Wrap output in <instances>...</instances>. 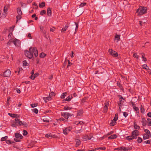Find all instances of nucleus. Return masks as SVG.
<instances>
[{"mask_svg": "<svg viewBox=\"0 0 151 151\" xmlns=\"http://www.w3.org/2000/svg\"><path fill=\"white\" fill-rule=\"evenodd\" d=\"M147 123L148 124V125L149 126H151V119L150 118H148L147 119Z\"/></svg>", "mask_w": 151, "mask_h": 151, "instance_id": "c9c22d12", "label": "nucleus"}, {"mask_svg": "<svg viewBox=\"0 0 151 151\" xmlns=\"http://www.w3.org/2000/svg\"><path fill=\"white\" fill-rule=\"evenodd\" d=\"M39 7L40 8H42L45 6V3L44 2H43L39 4Z\"/></svg>", "mask_w": 151, "mask_h": 151, "instance_id": "c756f323", "label": "nucleus"}, {"mask_svg": "<svg viewBox=\"0 0 151 151\" xmlns=\"http://www.w3.org/2000/svg\"><path fill=\"white\" fill-rule=\"evenodd\" d=\"M123 116L126 118L128 115V114L127 112H124L123 114Z\"/></svg>", "mask_w": 151, "mask_h": 151, "instance_id": "4d7b16f0", "label": "nucleus"}, {"mask_svg": "<svg viewBox=\"0 0 151 151\" xmlns=\"http://www.w3.org/2000/svg\"><path fill=\"white\" fill-rule=\"evenodd\" d=\"M22 70V69L21 68H19V71H18V73H19L20 72H21Z\"/></svg>", "mask_w": 151, "mask_h": 151, "instance_id": "0e129e2a", "label": "nucleus"}, {"mask_svg": "<svg viewBox=\"0 0 151 151\" xmlns=\"http://www.w3.org/2000/svg\"><path fill=\"white\" fill-rule=\"evenodd\" d=\"M27 37L29 39H31L32 38V37H31V35L30 34V33L28 34L27 35Z\"/></svg>", "mask_w": 151, "mask_h": 151, "instance_id": "680f3d73", "label": "nucleus"}, {"mask_svg": "<svg viewBox=\"0 0 151 151\" xmlns=\"http://www.w3.org/2000/svg\"><path fill=\"white\" fill-rule=\"evenodd\" d=\"M83 113V111L82 110L79 111L77 113V115L78 116H80Z\"/></svg>", "mask_w": 151, "mask_h": 151, "instance_id": "79ce46f5", "label": "nucleus"}, {"mask_svg": "<svg viewBox=\"0 0 151 151\" xmlns=\"http://www.w3.org/2000/svg\"><path fill=\"white\" fill-rule=\"evenodd\" d=\"M72 129L71 127H69L68 128H66L63 130V133L65 134H67Z\"/></svg>", "mask_w": 151, "mask_h": 151, "instance_id": "39448f33", "label": "nucleus"}, {"mask_svg": "<svg viewBox=\"0 0 151 151\" xmlns=\"http://www.w3.org/2000/svg\"><path fill=\"white\" fill-rule=\"evenodd\" d=\"M120 36L119 35H116L115 37V41L116 42H118L120 40Z\"/></svg>", "mask_w": 151, "mask_h": 151, "instance_id": "dca6fc26", "label": "nucleus"}, {"mask_svg": "<svg viewBox=\"0 0 151 151\" xmlns=\"http://www.w3.org/2000/svg\"><path fill=\"white\" fill-rule=\"evenodd\" d=\"M86 4V3L85 2L81 3L80 6L81 7H82Z\"/></svg>", "mask_w": 151, "mask_h": 151, "instance_id": "de8ad7c7", "label": "nucleus"}, {"mask_svg": "<svg viewBox=\"0 0 151 151\" xmlns=\"http://www.w3.org/2000/svg\"><path fill=\"white\" fill-rule=\"evenodd\" d=\"M46 13V11L45 10L42 11L40 12V14L42 15Z\"/></svg>", "mask_w": 151, "mask_h": 151, "instance_id": "3c124183", "label": "nucleus"}, {"mask_svg": "<svg viewBox=\"0 0 151 151\" xmlns=\"http://www.w3.org/2000/svg\"><path fill=\"white\" fill-rule=\"evenodd\" d=\"M72 98V95H70L69 96L65 99V101H70L71 99Z\"/></svg>", "mask_w": 151, "mask_h": 151, "instance_id": "b1692460", "label": "nucleus"}, {"mask_svg": "<svg viewBox=\"0 0 151 151\" xmlns=\"http://www.w3.org/2000/svg\"><path fill=\"white\" fill-rule=\"evenodd\" d=\"M118 119V115L117 114H115V116L114 117V118L113 120L115 122H116V120Z\"/></svg>", "mask_w": 151, "mask_h": 151, "instance_id": "58836bf2", "label": "nucleus"}, {"mask_svg": "<svg viewBox=\"0 0 151 151\" xmlns=\"http://www.w3.org/2000/svg\"><path fill=\"white\" fill-rule=\"evenodd\" d=\"M62 115L65 118L68 119L69 117L70 116V114L68 113H62Z\"/></svg>", "mask_w": 151, "mask_h": 151, "instance_id": "6e6552de", "label": "nucleus"}, {"mask_svg": "<svg viewBox=\"0 0 151 151\" xmlns=\"http://www.w3.org/2000/svg\"><path fill=\"white\" fill-rule=\"evenodd\" d=\"M145 142L146 144H150V142L149 140H147Z\"/></svg>", "mask_w": 151, "mask_h": 151, "instance_id": "69168bd1", "label": "nucleus"}, {"mask_svg": "<svg viewBox=\"0 0 151 151\" xmlns=\"http://www.w3.org/2000/svg\"><path fill=\"white\" fill-rule=\"evenodd\" d=\"M137 142L138 143H140L142 141V139L141 138L138 137L137 139Z\"/></svg>", "mask_w": 151, "mask_h": 151, "instance_id": "49530a36", "label": "nucleus"}, {"mask_svg": "<svg viewBox=\"0 0 151 151\" xmlns=\"http://www.w3.org/2000/svg\"><path fill=\"white\" fill-rule=\"evenodd\" d=\"M16 91L18 93H20L21 91L18 88H16Z\"/></svg>", "mask_w": 151, "mask_h": 151, "instance_id": "052dcab7", "label": "nucleus"}, {"mask_svg": "<svg viewBox=\"0 0 151 151\" xmlns=\"http://www.w3.org/2000/svg\"><path fill=\"white\" fill-rule=\"evenodd\" d=\"M129 150V148H126L124 147H121V150L127 151Z\"/></svg>", "mask_w": 151, "mask_h": 151, "instance_id": "cd10ccee", "label": "nucleus"}, {"mask_svg": "<svg viewBox=\"0 0 151 151\" xmlns=\"http://www.w3.org/2000/svg\"><path fill=\"white\" fill-rule=\"evenodd\" d=\"M11 74V72L9 70H7L4 73V76L6 77H9Z\"/></svg>", "mask_w": 151, "mask_h": 151, "instance_id": "0eeeda50", "label": "nucleus"}, {"mask_svg": "<svg viewBox=\"0 0 151 151\" xmlns=\"http://www.w3.org/2000/svg\"><path fill=\"white\" fill-rule=\"evenodd\" d=\"M21 15H18L17 16V21L18 20H20L21 18Z\"/></svg>", "mask_w": 151, "mask_h": 151, "instance_id": "09e8293b", "label": "nucleus"}, {"mask_svg": "<svg viewBox=\"0 0 151 151\" xmlns=\"http://www.w3.org/2000/svg\"><path fill=\"white\" fill-rule=\"evenodd\" d=\"M30 105L32 108L36 107L37 106V104H31Z\"/></svg>", "mask_w": 151, "mask_h": 151, "instance_id": "603ef678", "label": "nucleus"}, {"mask_svg": "<svg viewBox=\"0 0 151 151\" xmlns=\"http://www.w3.org/2000/svg\"><path fill=\"white\" fill-rule=\"evenodd\" d=\"M43 99L45 101L46 103L51 99V98L50 97H44Z\"/></svg>", "mask_w": 151, "mask_h": 151, "instance_id": "6ab92c4d", "label": "nucleus"}, {"mask_svg": "<svg viewBox=\"0 0 151 151\" xmlns=\"http://www.w3.org/2000/svg\"><path fill=\"white\" fill-rule=\"evenodd\" d=\"M46 55V54L42 53L40 55V57L41 58H43Z\"/></svg>", "mask_w": 151, "mask_h": 151, "instance_id": "ea45409f", "label": "nucleus"}, {"mask_svg": "<svg viewBox=\"0 0 151 151\" xmlns=\"http://www.w3.org/2000/svg\"><path fill=\"white\" fill-rule=\"evenodd\" d=\"M134 127L135 129H139V127L137 125V124L134 122Z\"/></svg>", "mask_w": 151, "mask_h": 151, "instance_id": "2f4dec72", "label": "nucleus"}, {"mask_svg": "<svg viewBox=\"0 0 151 151\" xmlns=\"http://www.w3.org/2000/svg\"><path fill=\"white\" fill-rule=\"evenodd\" d=\"M39 75V73H35L34 75H31L30 78L32 80H33L35 79V78L38 76Z\"/></svg>", "mask_w": 151, "mask_h": 151, "instance_id": "f8f14e48", "label": "nucleus"}, {"mask_svg": "<svg viewBox=\"0 0 151 151\" xmlns=\"http://www.w3.org/2000/svg\"><path fill=\"white\" fill-rule=\"evenodd\" d=\"M116 124V122H115L114 120H112L111 122L110 123L111 126H114Z\"/></svg>", "mask_w": 151, "mask_h": 151, "instance_id": "e433bc0d", "label": "nucleus"}, {"mask_svg": "<svg viewBox=\"0 0 151 151\" xmlns=\"http://www.w3.org/2000/svg\"><path fill=\"white\" fill-rule=\"evenodd\" d=\"M15 137L16 138L22 139L23 138V136L20 134L16 133L15 134Z\"/></svg>", "mask_w": 151, "mask_h": 151, "instance_id": "9b49d317", "label": "nucleus"}, {"mask_svg": "<svg viewBox=\"0 0 151 151\" xmlns=\"http://www.w3.org/2000/svg\"><path fill=\"white\" fill-rule=\"evenodd\" d=\"M68 28V26L67 25H66L64 28H63L61 30V32H64L65 31L66 29H67Z\"/></svg>", "mask_w": 151, "mask_h": 151, "instance_id": "7c9ffc66", "label": "nucleus"}, {"mask_svg": "<svg viewBox=\"0 0 151 151\" xmlns=\"http://www.w3.org/2000/svg\"><path fill=\"white\" fill-rule=\"evenodd\" d=\"M80 144V139H76V146L77 147Z\"/></svg>", "mask_w": 151, "mask_h": 151, "instance_id": "bb28decb", "label": "nucleus"}, {"mask_svg": "<svg viewBox=\"0 0 151 151\" xmlns=\"http://www.w3.org/2000/svg\"><path fill=\"white\" fill-rule=\"evenodd\" d=\"M7 138L8 137L7 136H5L1 138V141H6V140L7 139Z\"/></svg>", "mask_w": 151, "mask_h": 151, "instance_id": "f704fd0d", "label": "nucleus"}, {"mask_svg": "<svg viewBox=\"0 0 151 151\" xmlns=\"http://www.w3.org/2000/svg\"><path fill=\"white\" fill-rule=\"evenodd\" d=\"M27 134V131H25V130H24L23 131V135L24 136H25V135H26Z\"/></svg>", "mask_w": 151, "mask_h": 151, "instance_id": "5fc2aeb1", "label": "nucleus"}, {"mask_svg": "<svg viewBox=\"0 0 151 151\" xmlns=\"http://www.w3.org/2000/svg\"><path fill=\"white\" fill-rule=\"evenodd\" d=\"M6 142L7 144H10L12 143V142L9 140H6Z\"/></svg>", "mask_w": 151, "mask_h": 151, "instance_id": "6e6d98bb", "label": "nucleus"}, {"mask_svg": "<svg viewBox=\"0 0 151 151\" xmlns=\"http://www.w3.org/2000/svg\"><path fill=\"white\" fill-rule=\"evenodd\" d=\"M133 109L134 110L136 111L137 112H138L139 109L137 107H136L135 106H134L133 107Z\"/></svg>", "mask_w": 151, "mask_h": 151, "instance_id": "864d4df0", "label": "nucleus"}, {"mask_svg": "<svg viewBox=\"0 0 151 151\" xmlns=\"http://www.w3.org/2000/svg\"><path fill=\"white\" fill-rule=\"evenodd\" d=\"M119 103H118L119 105L120 104V105H122V104L124 102V99L121 96H119Z\"/></svg>", "mask_w": 151, "mask_h": 151, "instance_id": "ddd939ff", "label": "nucleus"}, {"mask_svg": "<svg viewBox=\"0 0 151 151\" xmlns=\"http://www.w3.org/2000/svg\"><path fill=\"white\" fill-rule=\"evenodd\" d=\"M33 52L34 53V55H35V57H37L38 55V51L36 48L34 47L33 49Z\"/></svg>", "mask_w": 151, "mask_h": 151, "instance_id": "4468645a", "label": "nucleus"}, {"mask_svg": "<svg viewBox=\"0 0 151 151\" xmlns=\"http://www.w3.org/2000/svg\"><path fill=\"white\" fill-rule=\"evenodd\" d=\"M32 110L33 112L35 113V114H37L38 112V110L36 108L32 109Z\"/></svg>", "mask_w": 151, "mask_h": 151, "instance_id": "473e14b6", "label": "nucleus"}, {"mask_svg": "<svg viewBox=\"0 0 151 151\" xmlns=\"http://www.w3.org/2000/svg\"><path fill=\"white\" fill-rule=\"evenodd\" d=\"M8 114L10 116L12 117H16V118H17V117L18 116L17 114H15L8 113Z\"/></svg>", "mask_w": 151, "mask_h": 151, "instance_id": "4be33fe9", "label": "nucleus"}, {"mask_svg": "<svg viewBox=\"0 0 151 151\" xmlns=\"http://www.w3.org/2000/svg\"><path fill=\"white\" fill-rule=\"evenodd\" d=\"M21 125H22L23 126H24V127H27L29 126V125H28V124L24 122H22Z\"/></svg>", "mask_w": 151, "mask_h": 151, "instance_id": "5701e85b", "label": "nucleus"}, {"mask_svg": "<svg viewBox=\"0 0 151 151\" xmlns=\"http://www.w3.org/2000/svg\"><path fill=\"white\" fill-rule=\"evenodd\" d=\"M23 66H26L28 65V63H27L26 60H24L23 62Z\"/></svg>", "mask_w": 151, "mask_h": 151, "instance_id": "37998d69", "label": "nucleus"}, {"mask_svg": "<svg viewBox=\"0 0 151 151\" xmlns=\"http://www.w3.org/2000/svg\"><path fill=\"white\" fill-rule=\"evenodd\" d=\"M144 131L146 133L145 134L151 135L150 131L148 130L147 129H145Z\"/></svg>", "mask_w": 151, "mask_h": 151, "instance_id": "a19ab883", "label": "nucleus"}, {"mask_svg": "<svg viewBox=\"0 0 151 151\" xmlns=\"http://www.w3.org/2000/svg\"><path fill=\"white\" fill-rule=\"evenodd\" d=\"M22 121H19L17 118H16L15 119V123L17 126L21 125Z\"/></svg>", "mask_w": 151, "mask_h": 151, "instance_id": "9d476101", "label": "nucleus"}, {"mask_svg": "<svg viewBox=\"0 0 151 151\" xmlns=\"http://www.w3.org/2000/svg\"><path fill=\"white\" fill-rule=\"evenodd\" d=\"M45 137L47 138L54 137L55 136L50 133H49L45 134Z\"/></svg>", "mask_w": 151, "mask_h": 151, "instance_id": "2eb2a0df", "label": "nucleus"}, {"mask_svg": "<svg viewBox=\"0 0 151 151\" xmlns=\"http://www.w3.org/2000/svg\"><path fill=\"white\" fill-rule=\"evenodd\" d=\"M47 14L48 16H50L51 15V11L50 8H49L47 9Z\"/></svg>", "mask_w": 151, "mask_h": 151, "instance_id": "393cba45", "label": "nucleus"}, {"mask_svg": "<svg viewBox=\"0 0 151 151\" xmlns=\"http://www.w3.org/2000/svg\"><path fill=\"white\" fill-rule=\"evenodd\" d=\"M72 109L71 107H70L68 106H65L64 107V109L65 110H68L71 109Z\"/></svg>", "mask_w": 151, "mask_h": 151, "instance_id": "a18cd8bd", "label": "nucleus"}, {"mask_svg": "<svg viewBox=\"0 0 151 151\" xmlns=\"http://www.w3.org/2000/svg\"><path fill=\"white\" fill-rule=\"evenodd\" d=\"M139 135V132L137 130H134L132 132V135L131 136H128L125 137L126 139L130 141L134 139H136L137 137Z\"/></svg>", "mask_w": 151, "mask_h": 151, "instance_id": "f257e3e1", "label": "nucleus"}, {"mask_svg": "<svg viewBox=\"0 0 151 151\" xmlns=\"http://www.w3.org/2000/svg\"><path fill=\"white\" fill-rule=\"evenodd\" d=\"M147 116L148 117H151V112H149L147 114Z\"/></svg>", "mask_w": 151, "mask_h": 151, "instance_id": "bf43d9fd", "label": "nucleus"}, {"mask_svg": "<svg viewBox=\"0 0 151 151\" xmlns=\"http://www.w3.org/2000/svg\"><path fill=\"white\" fill-rule=\"evenodd\" d=\"M142 67L143 69H145L146 70H149V68H148V67L147 65H146V64H144V65H143L142 66Z\"/></svg>", "mask_w": 151, "mask_h": 151, "instance_id": "a878e982", "label": "nucleus"}, {"mask_svg": "<svg viewBox=\"0 0 151 151\" xmlns=\"http://www.w3.org/2000/svg\"><path fill=\"white\" fill-rule=\"evenodd\" d=\"M133 56L134 58H136L137 59H139V56L137 55V53H134L133 55Z\"/></svg>", "mask_w": 151, "mask_h": 151, "instance_id": "4c0bfd02", "label": "nucleus"}, {"mask_svg": "<svg viewBox=\"0 0 151 151\" xmlns=\"http://www.w3.org/2000/svg\"><path fill=\"white\" fill-rule=\"evenodd\" d=\"M147 8L145 7L140 6L137 9V13L138 15H142L146 12Z\"/></svg>", "mask_w": 151, "mask_h": 151, "instance_id": "f03ea898", "label": "nucleus"}, {"mask_svg": "<svg viewBox=\"0 0 151 151\" xmlns=\"http://www.w3.org/2000/svg\"><path fill=\"white\" fill-rule=\"evenodd\" d=\"M33 48L30 47L29 51H25V54L26 56L30 59L32 58L33 56Z\"/></svg>", "mask_w": 151, "mask_h": 151, "instance_id": "7ed1b4c3", "label": "nucleus"}, {"mask_svg": "<svg viewBox=\"0 0 151 151\" xmlns=\"http://www.w3.org/2000/svg\"><path fill=\"white\" fill-rule=\"evenodd\" d=\"M93 137H89L87 136H85L83 138V140L85 141L88 140H93Z\"/></svg>", "mask_w": 151, "mask_h": 151, "instance_id": "1a4fd4ad", "label": "nucleus"}, {"mask_svg": "<svg viewBox=\"0 0 151 151\" xmlns=\"http://www.w3.org/2000/svg\"><path fill=\"white\" fill-rule=\"evenodd\" d=\"M65 120L63 118H60L58 119V120H59L60 121H64Z\"/></svg>", "mask_w": 151, "mask_h": 151, "instance_id": "e2e57ef3", "label": "nucleus"}, {"mask_svg": "<svg viewBox=\"0 0 151 151\" xmlns=\"http://www.w3.org/2000/svg\"><path fill=\"white\" fill-rule=\"evenodd\" d=\"M17 12L18 14V15H22V11H21V9L19 8H18L17 9Z\"/></svg>", "mask_w": 151, "mask_h": 151, "instance_id": "c85d7f7f", "label": "nucleus"}, {"mask_svg": "<svg viewBox=\"0 0 151 151\" xmlns=\"http://www.w3.org/2000/svg\"><path fill=\"white\" fill-rule=\"evenodd\" d=\"M113 133V131H111L109 132L107 134V135H110L111 134H112V133Z\"/></svg>", "mask_w": 151, "mask_h": 151, "instance_id": "774afa93", "label": "nucleus"}, {"mask_svg": "<svg viewBox=\"0 0 151 151\" xmlns=\"http://www.w3.org/2000/svg\"><path fill=\"white\" fill-rule=\"evenodd\" d=\"M108 105H109V104L108 103H106V104L105 105L104 107V112H107V109H108L107 107H108Z\"/></svg>", "mask_w": 151, "mask_h": 151, "instance_id": "aec40b11", "label": "nucleus"}, {"mask_svg": "<svg viewBox=\"0 0 151 151\" xmlns=\"http://www.w3.org/2000/svg\"><path fill=\"white\" fill-rule=\"evenodd\" d=\"M151 137V135L147 134H145L143 136V138L145 140L149 139L150 137Z\"/></svg>", "mask_w": 151, "mask_h": 151, "instance_id": "f3484780", "label": "nucleus"}, {"mask_svg": "<svg viewBox=\"0 0 151 151\" xmlns=\"http://www.w3.org/2000/svg\"><path fill=\"white\" fill-rule=\"evenodd\" d=\"M8 10V8L7 6H5L4 7V12H6L7 13V11Z\"/></svg>", "mask_w": 151, "mask_h": 151, "instance_id": "c03bdc74", "label": "nucleus"}, {"mask_svg": "<svg viewBox=\"0 0 151 151\" xmlns=\"http://www.w3.org/2000/svg\"><path fill=\"white\" fill-rule=\"evenodd\" d=\"M55 28H51L50 29V31L52 32H53L55 30Z\"/></svg>", "mask_w": 151, "mask_h": 151, "instance_id": "338daca9", "label": "nucleus"}, {"mask_svg": "<svg viewBox=\"0 0 151 151\" xmlns=\"http://www.w3.org/2000/svg\"><path fill=\"white\" fill-rule=\"evenodd\" d=\"M67 93L65 92L63 93L61 96L60 97L61 99H64Z\"/></svg>", "mask_w": 151, "mask_h": 151, "instance_id": "72a5a7b5", "label": "nucleus"}, {"mask_svg": "<svg viewBox=\"0 0 151 151\" xmlns=\"http://www.w3.org/2000/svg\"><path fill=\"white\" fill-rule=\"evenodd\" d=\"M109 52L112 56L114 57H116L118 56V54L117 52L111 49L109 50Z\"/></svg>", "mask_w": 151, "mask_h": 151, "instance_id": "423d86ee", "label": "nucleus"}, {"mask_svg": "<svg viewBox=\"0 0 151 151\" xmlns=\"http://www.w3.org/2000/svg\"><path fill=\"white\" fill-rule=\"evenodd\" d=\"M10 42H12L16 46H18L20 45V41L16 39H12L8 42V44L10 45Z\"/></svg>", "mask_w": 151, "mask_h": 151, "instance_id": "20e7f679", "label": "nucleus"}, {"mask_svg": "<svg viewBox=\"0 0 151 151\" xmlns=\"http://www.w3.org/2000/svg\"><path fill=\"white\" fill-rule=\"evenodd\" d=\"M139 22L140 24L141 25L142 24L145 23L146 22V20L144 21H139Z\"/></svg>", "mask_w": 151, "mask_h": 151, "instance_id": "13d9d810", "label": "nucleus"}, {"mask_svg": "<svg viewBox=\"0 0 151 151\" xmlns=\"http://www.w3.org/2000/svg\"><path fill=\"white\" fill-rule=\"evenodd\" d=\"M117 136L115 134H114L108 137V138L109 139H113L117 137Z\"/></svg>", "mask_w": 151, "mask_h": 151, "instance_id": "a211bd4d", "label": "nucleus"}, {"mask_svg": "<svg viewBox=\"0 0 151 151\" xmlns=\"http://www.w3.org/2000/svg\"><path fill=\"white\" fill-rule=\"evenodd\" d=\"M54 93L53 92H52L49 94V97H50V98H51L52 96H54Z\"/></svg>", "mask_w": 151, "mask_h": 151, "instance_id": "8fccbe9b", "label": "nucleus"}, {"mask_svg": "<svg viewBox=\"0 0 151 151\" xmlns=\"http://www.w3.org/2000/svg\"><path fill=\"white\" fill-rule=\"evenodd\" d=\"M1 11H0V17H2L3 18H4L6 17L7 13L3 12L1 14Z\"/></svg>", "mask_w": 151, "mask_h": 151, "instance_id": "412c9836", "label": "nucleus"}]
</instances>
